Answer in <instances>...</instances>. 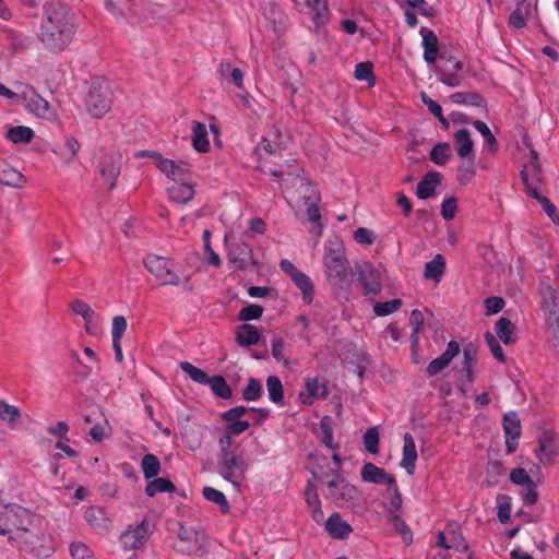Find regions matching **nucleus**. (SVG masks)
Returning <instances> with one entry per match:
<instances>
[{
  "instance_id": "f257e3e1",
  "label": "nucleus",
  "mask_w": 559,
  "mask_h": 559,
  "mask_svg": "<svg viewBox=\"0 0 559 559\" xmlns=\"http://www.w3.org/2000/svg\"><path fill=\"white\" fill-rule=\"evenodd\" d=\"M75 34L74 15L60 0H49L44 8L39 39L50 51H62Z\"/></svg>"
},
{
  "instance_id": "f03ea898",
  "label": "nucleus",
  "mask_w": 559,
  "mask_h": 559,
  "mask_svg": "<svg viewBox=\"0 0 559 559\" xmlns=\"http://www.w3.org/2000/svg\"><path fill=\"white\" fill-rule=\"evenodd\" d=\"M217 447L216 473L236 490H239L247 479L249 461L238 451L239 447L230 445L229 441H224Z\"/></svg>"
},
{
  "instance_id": "7ed1b4c3",
  "label": "nucleus",
  "mask_w": 559,
  "mask_h": 559,
  "mask_svg": "<svg viewBox=\"0 0 559 559\" xmlns=\"http://www.w3.org/2000/svg\"><path fill=\"white\" fill-rule=\"evenodd\" d=\"M323 265L325 275L332 284L344 287L352 283L354 273L345 257L344 246L337 239L325 242Z\"/></svg>"
},
{
  "instance_id": "20e7f679",
  "label": "nucleus",
  "mask_w": 559,
  "mask_h": 559,
  "mask_svg": "<svg viewBox=\"0 0 559 559\" xmlns=\"http://www.w3.org/2000/svg\"><path fill=\"white\" fill-rule=\"evenodd\" d=\"M322 487V495L337 507L354 503L359 498V490L352 485L337 469L317 477Z\"/></svg>"
},
{
  "instance_id": "39448f33",
  "label": "nucleus",
  "mask_w": 559,
  "mask_h": 559,
  "mask_svg": "<svg viewBox=\"0 0 559 559\" xmlns=\"http://www.w3.org/2000/svg\"><path fill=\"white\" fill-rule=\"evenodd\" d=\"M10 540L16 543L24 551H28L36 557L46 558L50 556L53 549L50 536L38 528L33 532L29 528L23 530L21 533L11 535Z\"/></svg>"
},
{
  "instance_id": "423d86ee",
  "label": "nucleus",
  "mask_w": 559,
  "mask_h": 559,
  "mask_svg": "<svg viewBox=\"0 0 559 559\" xmlns=\"http://www.w3.org/2000/svg\"><path fill=\"white\" fill-rule=\"evenodd\" d=\"M85 108L94 118H102L111 107V90L105 80L93 81L85 97Z\"/></svg>"
},
{
  "instance_id": "0eeeda50",
  "label": "nucleus",
  "mask_w": 559,
  "mask_h": 559,
  "mask_svg": "<svg viewBox=\"0 0 559 559\" xmlns=\"http://www.w3.org/2000/svg\"><path fill=\"white\" fill-rule=\"evenodd\" d=\"M206 535L201 528L181 525L175 549L179 552L202 556L206 552Z\"/></svg>"
},
{
  "instance_id": "6e6552de",
  "label": "nucleus",
  "mask_w": 559,
  "mask_h": 559,
  "mask_svg": "<svg viewBox=\"0 0 559 559\" xmlns=\"http://www.w3.org/2000/svg\"><path fill=\"white\" fill-rule=\"evenodd\" d=\"M144 265L160 285L178 286L181 284L180 277L173 270V264L167 258L148 254L144 260Z\"/></svg>"
},
{
  "instance_id": "1a4fd4ad",
  "label": "nucleus",
  "mask_w": 559,
  "mask_h": 559,
  "mask_svg": "<svg viewBox=\"0 0 559 559\" xmlns=\"http://www.w3.org/2000/svg\"><path fill=\"white\" fill-rule=\"evenodd\" d=\"M153 532L152 524L147 520L130 525L120 536V544L123 549L135 550L142 547Z\"/></svg>"
},
{
  "instance_id": "9d476101",
  "label": "nucleus",
  "mask_w": 559,
  "mask_h": 559,
  "mask_svg": "<svg viewBox=\"0 0 559 559\" xmlns=\"http://www.w3.org/2000/svg\"><path fill=\"white\" fill-rule=\"evenodd\" d=\"M521 178L526 187L527 193L532 197H537V193H539L538 185L542 181V171L537 153L533 150H531L528 162L521 171Z\"/></svg>"
},
{
  "instance_id": "9b49d317",
  "label": "nucleus",
  "mask_w": 559,
  "mask_h": 559,
  "mask_svg": "<svg viewBox=\"0 0 559 559\" xmlns=\"http://www.w3.org/2000/svg\"><path fill=\"white\" fill-rule=\"evenodd\" d=\"M20 99L24 102L26 109L35 116L44 119L55 118V114L50 108L49 102L37 94L34 88H26L21 94Z\"/></svg>"
},
{
  "instance_id": "f8f14e48",
  "label": "nucleus",
  "mask_w": 559,
  "mask_h": 559,
  "mask_svg": "<svg viewBox=\"0 0 559 559\" xmlns=\"http://www.w3.org/2000/svg\"><path fill=\"white\" fill-rule=\"evenodd\" d=\"M32 514L24 508L17 504H10L5 507L4 511L0 514V521L11 530L15 528L16 533L23 530H28L27 525L31 521Z\"/></svg>"
},
{
  "instance_id": "ddd939ff",
  "label": "nucleus",
  "mask_w": 559,
  "mask_h": 559,
  "mask_svg": "<svg viewBox=\"0 0 559 559\" xmlns=\"http://www.w3.org/2000/svg\"><path fill=\"white\" fill-rule=\"evenodd\" d=\"M510 480L518 486L524 488L523 501L525 504L533 506L538 500V492L536 490V484L533 481L528 473L521 467L513 469L510 473Z\"/></svg>"
},
{
  "instance_id": "4468645a",
  "label": "nucleus",
  "mask_w": 559,
  "mask_h": 559,
  "mask_svg": "<svg viewBox=\"0 0 559 559\" xmlns=\"http://www.w3.org/2000/svg\"><path fill=\"white\" fill-rule=\"evenodd\" d=\"M157 168L166 175L173 182H179L189 179L191 176L190 167L181 160H173L167 158H158Z\"/></svg>"
},
{
  "instance_id": "2eb2a0df",
  "label": "nucleus",
  "mask_w": 559,
  "mask_h": 559,
  "mask_svg": "<svg viewBox=\"0 0 559 559\" xmlns=\"http://www.w3.org/2000/svg\"><path fill=\"white\" fill-rule=\"evenodd\" d=\"M71 310L82 317L85 322V331L90 335H95L99 328V316L94 309L81 299H75L71 302Z\"/></svg>"
},
{
  "instance_id": "dca6fc26",
  "label": "nucleus",
  "mask_w": 559,
  "mask_h": 559,
  "mask_svg": "<svg viewBox=\"0 0 559 559\" xmlns=\"http://www.w3.org/2000/svg\"><path fill=\"white\" fill-rule=\"evenodd\" d=\"M356 272L359 284L366 289L367 294H376L380 290L381 284L377 270L370 263H357Z\"/></svg>"
},
{
  "instance_id": "f3484780",
  "label": "nucleus",
  "mask_w": 559,
  "mask_h": 559,
  "mask_svg": "<svg viewBox=\"0 0 559 559\" xmlns=\"http://www.w3.org/2000/svg\"><path fill=\"white\" fill-rule=\"evenodd\" d=\"M120 170L121 156H108L102 160L99 165V175L103 183L107 186L108 189H114L116 187V181L120 175Z\"/></svg>"
},
{
  "instance_id": "a211bd4d",
  "label": "nucleus",
  "mask_w": 559,
  "mask_h": 559,
  "mask_svg": "<svg viewBox=\"0 0 559 559\" xmlns=\"http://www.w3.org/2000/svg\"><path fill=\"white\" fill-rule=\"evenodd\" d=\"M543 307L547 314L549 324L559 322L557 312L559 311V292L550 285L543 284L542 287Z\"/></svg>"
},
{
  "instance_id": "6ab92c4d",
  "label": "nucleus",
  "mask_w": 559,
  "mask_h": 559,
  "mask_svg": "<svg viewBox=\"0 0 559 559\" xmlns=\"http://www.w3.org/2000/svg\"><path fill=\"white\" fill-rule=\"evenodd\" d=\"M81 145L74 136H66L64 141L52 148V153L66 165H72L80 152Z\"/></svg>"
},
{
  "instance_id": "aec40b11",
  "label": "nucleus",
  "mask_w": 559,
  "mask_h": 559,
  "mask_svg": "<svg viewBox=\"0 0 559 559\" xmlns=\"http://www.w3.org/2000/svg\"><path fill=\"white\" fill-rule=\"evenodd\" d=\"M462 68L463 64L461 61L456 59H449L444 64L438 67L437 73L443 84L450 87H457L462 82V78L460 75Z\"/></svg>"
},
{
  "instance_id": "412c9836",
  "label": "nucleus",
  "mask_w": 559,
  "mask_h": 559,
  "mask_svg": "<svg viewBox=\"0 0 559 559\" xmlns=\"http://www.w3.org/2000/svg\"><path fill=\"white\" fill-rule=\"evenodd\" d=\"M503 430L507 435L506 447L509 453L518 448V440L521 436V424L518 415L513 412L503 417Z\"/></svg>"
},
{
  "instance_id": "4be33fe9",
  "label": "nucleus",
  "mask_w": 559,
  "mask_h": 559,
  "mask_svg": "<svg viewBox=\"0 0 559 559\" xmlns=\"http://www.w3.org/2000/svg\"><path fill=\"white\" fill-rule=\"evenodd\" d=\"M328 389L324 382L318 378H308L305 382V390L299 393V399L305 405H311L316 400L324 399Z\"/></svg>"
},
{
  "instance_id": "5701e85b",
  "label": "nucleus",
  "mask_w": 559,
  "mask_h": 559,
  "mask_svg": "<svg viewBox=\"0 0 559 559\" xmlns=\"http://www.w3.org/2000/svg\"><path fill=\"white\" fill-rule=\"evenodd\" d=\"M537 454L539 456V461L543 464H555L557 457L559 456V447L556 444L550 433L545 432L539 438Z\"/></svg>"
},
{
  "instance_id": "b1692460",
  "label": "nucleus",
  "mask_w": 559,
  "mask_h": 559,
  "mask_svg": "<svg viewBox=\"0 0 559 559\" xmlns=\"http://www.w3.org/2000/svg\"><path fill=\"white\" fill-rule=\"evenodd\" d=\"M360 476L364 481L371 484H386L389 487H395L396 485V481L392 476L388 475L383 468L378 467L370 462L362 466Z\"/></svg>"
},
{
  "instance_id": "393cba45",
  "label": "nucleus",
  "mask_w": 559,
  "mask_h": 559,
  "mask_svg": "<svg viewBox=\"0 0 559 559\" xmlns=\"http://www.w3.org/2000/svg\"><path fill=\"white\" fill-rule=\"evenodd\" d=\"M225 421L227 424L217 439V444H222L224 443V441H229L230 445L239 447V444L234 438L247 431L251 427V421L249 419H236Z\"/></svg>"
},
{
  "instance_id": "a878e982",
  "label": "nucleus",
  "mask_w": 559,
  "mask_h": 559,
  "mask_svg": "<svg viewBox=\"0 0 559 559\" xmlns=\"http://www.w3.org/2000/svg\"><path fill=\"white\" fill-rule=\"evenodd\" d=\"M230 261L236 267L245 270L255 265L253 260L252 250L247 243H237L231 246L228 251Z\"/></svg>"
},
{
  "instance_id": "bb28decb",
  "label": "nucleus",
  "mask_w": 559,
  "mask_h": 559,
  "mask_svg": "<svg viewBox=\"0 0 559 559\" xmlns=\"http://www.w3.org/2000/svg\"><path fill=\"white\" fill-rule=\"evenodd\" d=\"M460 345L455 341H450L448 343L447 349L444 353L438 358L431 360L427 367V373L429 376H435L447 368L452 359L459 354Z\"/></svg>"
},
{
  "instance_id": "cd10ccee",
  "label": "nucleus",
  "mask_w": 559,
  "mask_h": 559,
  "mask_svg": "<svg viewBox=\"0 0 559 559\" xmlns=\"http://www.w3.org/2000/svg\"><path fill=\"white\" fill-rule=\"evenodd\" d=\"M324 527L329 535L335 539H345L353 532L352 526L337 512L330 515L324 523Z\"/></svg>"
},
{
  "instance_id": "c85d7f7f",
  "label": "nucleus",
  "mask_w": 559,
  "mask_h": 559,
  "mask_svg": "<svg viewBox=\"0 0 559 559\" xmlns=\"http://www.w3.org/2000/svg\"><path fill=\"white\" fill-rule=\"evenodd\" d=\"M404 445L402 460L400 462L401 467H403L408 475H413L416 467L417 461V450L413 436L406 432L403 437Z\"/></svg>"
},
{
  "instance_id": "c756f323",
  "label": "nucleus",
  "mask_w": 559,
  "mask_h": 559,
  "mask_svg": "<svg viewBox=\"0 0 559 559\" xmlns=\"http://www.w3.org/2000/svg\"><path fill=\"white\" fill-rule=\"evenodd\" d=\"M167 191L170 199L177 203L189 202L195 193L190 178L179 182H173L167 187Z\"/></svg>"
},
{
  "instance_id": "7c9ffc66",
  "label": "nucleus",
  "mask_w": 559,
  "mask_h": 559,
  "mask_svg": "<svg viewBox=\"0 0 559 559\" xmlns=\"http://www.w3.org/2000/svg\"><path fill=\"white\" fill-rule=\"evenodd\" d=\"M305 499L307 504L311 509V516L317 523H321L324 520V513L321 507V500L318 495L317 485L309 480L305 489Z\"/></svg>"
},
{
  "instance_id": "2f4dec72",
  "label": "nucleus",
  "mask_w": 559,
  "mask_h": 559,
  "mask_svg": "<svg viewBox=\"0 0 559 559\" xmlns=\"http://www.w3.org/2000/svg\"><path fill=\"white\" fill-rule=\"evenodd\" d=\"M420 33L423 35L424 60L428 64H432L436 62L439 51L438 38L432 31L421 28Z\"/></svg>"
},
{
  "instance_id": "473e14b6",
  "label": "nucleus",
  "mask_w": 559,
  "mask_h": 559,
  "mask_svg": "<svg viewBox=\"0 0 559 559\" xmlns=\"http://www.w3.org/2000/svg\"><path fill=\"white\" fill-rule=\"evenodd\" d=\"M455 150L461 158L474 156V143L471 133L466 129H460L454 133Z\"/></svg>"
},
{
  "instance_id": "72a5a7b5",
  "label": "nucleus",
  "mask_w": 559,
  "mask_h": 559,
  "mask_svg": "<svg viewBox=\"0 0 559 559\" xmlns=\"http://www.w3.org/2000/svg\"><path fill=\"white\" fill-rule=\"evenodd\" d=\"M192 145L198 152L204 153L210 148V140L206 126L199 121L192 122Z\"/></svg>"
},
{
  "instance_id": "f704fd0d",
  "label": "nucleus",
  "mask_w": 559,
  "mask_h": 559,
  "mask_svg": "<svg viewBox=\"0 0 559 559\" xmlns=\"http://www.w3.org/2000/svg\"><path fill=\"white\" fill-rule=\"evenodd\" d=\"M85 520L93 528L98 531H107L110 526V520L106 512L98 507L87 509Z\"/></svg>"
},
{
  "instance_id": "c9c22d12",
  "label": "nucleus",
  "mask_w": 559,
  "mask_h": 559,
  "mask_svg": "<svg viewBox=\"0 0 559 559\" xmlns=\"http://www.w3.org/2000/svg\"><path fill=\"white\" fill-rule=\"evenodd\" d=\"M21 411L15 405L0 400V419L12 430L19 428Z\"/></svg>"
},
{
  "instance_id": "e433bc0d",
  "label": "nucleus",
  "mask_w": 559,
  "mask_h": 559,
  "mask_svg": "<svg viewBox=\"0 0 559 559\" xmlns=\"http://www.w3.org/2000/svg\"><path fill=\"white\" fill-rule=\"evenodd\" d=\"M496 334L504 345H511L515 342L516 329L514 324L504 317H501L495 325Z\"/></svg>"
},
{
  "instance_id": "4c0bfd02",
  "label": "nucleus",
  "mask_w": 559,
  "mask_h": 559,
  "mask_svg": "<svg viewBox=\"0 0 559 559\" xmlns=\"http://www.w3.org/2000/svg\"><path fill=\"white\" fill-rule=\"evenodd\" d=\"M261 334L259 330L249 323H245L237 329L236 338L241 346H251L259 343Z\"/></svg>"
},
{
  "instance_id": "58836bf2",
  "label": "nucleus",
  "mask_w": 559,
  "mask_h": 559,
  "mask_svg": "<svg viewBox=\"0 0 559 559\" xmlns=\"http://www.w3.org/2000/svg\"><path fill=\"white\" fill-rule=\"evenodd\" d=\"M440 181L438 173L427 174L417 185L416 194L419 199H428L435 194L436 188Z\"/></svg>"
},
{
  "instance_id": "ea45409f",
  "label": "nucleus",
  "mask_w": 559,
  "mask_h": 559,
  "mask_svg": "<svg viewBox=\"0 0 559 559\" xmlns=\"http://www.w3.org/2000/svg\"><path fill=\"white\" fill-rule=\"evenodd\" d=\"M445 270V259L442 254H437L425 265L424 277L439 283Z\"/></svg>"
},
{
  "instance_id": "a19ab883",
  "label": "nucleus",
  "mask_w": 559,
  "mask_h": 559,
  "mask_svg": "<svg viewBox=\"0 0 559 559\" xmlns=\"http://www.w3.org/2000/svg\"><path fill=\"white\" fill-rule=\"evenodd\" d=\"M301 293L302 300L306 304H311L314 298L313 283L308 275L300 273L292 280Z\"/></svg>"
},
{
  "instance_id": "79ce46f5",
  "label": "nucleus",
  "mask_w": 559,
  "mask_h": 559,
  "mask_svg": "<svg viewBox=\"0 0 559 559\" xmlns=\"http://www.w3.org/2000/svg\"><path fill=\"white\" fill-rule=\"evenodd\" d=\"M7 138L14 144L29 143L34 138V131L29 127H12L7 132Z\"/></svg>"
},
{
  "instance_id": "37998d69",
  "label": "nucleus",
  "mask_w": 559,
  "mask_h": 559,
  "mask_svg": "<svg viewBox=\"0 0 559 559\" xmlns=\"http://www.w3.org/2000/svg\"><path fill=\"white\" fill-rule=\"evenodd\" d=\"M23 182V176L20 171L7 164H0V183L19 187Z\"/></svg>"
},
{
  "instance_id": "c03bdc74",
  "label": "nucleus",
  "mask_w": 559,
  "mask_h": 559,
  "mask_svg": "<svg viewBox=\"0 0 559 559\" xmlns=\"http://www.w3.org/2000/svg\"><path fill=\"white\" fill-rule=\"evenodd\" d=\"M202 493L207 501L217 504L223 512L226 513L229 511V503L223 491L210 486H205L202 490Z\"/></svg>"
},
{
  "instance_id": "a18cd8bd",
  "label": "nucleus",
  "mask_w": 559,
  "mask_h": 559,
  "mask_svg": "<svg viewBox=\"0 0 559 559\" xmlns=\"http://www.w3.org/2000/svg\"><path fill=\"white\" fill-rule=\"evenodd\" d=\"M452 103L457 105H471L481 107L485 105L484 98L476 93L457 92L450 96Z\"/></svg>"
},
{
  "instance_id": "49530a36",
  "label": "nucleus",
  "mask_w": 559,
  "mask_h": 559,
  "mask_svg": "<svg viewBox=\"0 0 559 559\" xmlns=\"http://www.w3.org/2000/svg\"><path fill=\"white\" fill-rule=\"evenodd\" d=\"M210 385L211 390L215 395L221 399H230L231 397V389L227 384L226 380L222 376L210 377V381L206 383Z\"/></svg>"
},
{
  "instance_id": "de8ad7c7",
  "label": "nucleus",
  "mask_w": 559,
  "mask_h": 559,
  "mask_svg": "<svg viewBox=\"0 0 559 559\" xmlns=\"http://www.w3.org/2000/svg\"><path fill=\"white\" fill-rule=\"evenodd\" d=\"M307 4L313 13L316 24H323L328 21L329 9L326 0H307Z\"/></svg>"
},
{
  "instance_id": "09e8293b",
  "label": "nucleus",
  "mask_w": 559,
  "mask_h": 559,
  "mask_svg": "<svg viewBox=\"0 0 559 559\" xmlns=\"http://www.w3.org/2000/svg\"><path fill=\"white\" fill-rule=\"evenodd\" d=\"M174 490L175 485L170 480L155 477L145 488V492L148 497H154L158 492H173Z\"/></svg>"
},
{
  "instance_id": "8fccbe9b",
  "label": "nucleus",
  "mask_w": 559,
  "mask_h": 559,
  "mask_svg": "<svg viewBox=\"0 0 559 559\" xmlns=\"http://www.w3.org/2000/svg\"><path fill=\"white\" fill-rule=\"evenodd\" d=\"M266 389L269 393L270 400L277 404L283 401L284 397V389L282 381L276 376H270L266 379Z\"/></svg>"
},
{
  "instance_id": "3c124183",
  "label": "nucleus",
  "mask_w": 559,
  "mask_h": 559,
  "mask_svg": "<svg viewBox=\"0 0 559 559\" xmlns=\"http://www.w3.org/2000/svg\"><path fill=\"white\" fill-rule=\"evenodd\" d=\"M143 475L146 479L154 478L158 475L160 464L154 454H145L141 462Z\"/></svg>"
},
{
  "instance_id": "603ef678",
  "label": "nucleus",
  "mask_w": 559,
  "mask_h": 559,
  "mask_svg": "<svg viewBox=\"0 0 559 559\" xmlns=\"http://www.w3.org/2000/svg\"><path fill=\"white\" fill-rule=\"evenodd\" d=\"M284 146L281 132L278 130L271 131L262 140V147L265 152L275 154Z\"/></svg>"
},
{
  "instance_id": "864d4df0",
  "label": "nucleus",
  "mask_w": 559,
  "mask_h": 559,
  "mask_svg": "<svg viewBox=\"0 0 559 559\" xmlns=\"http://www.w3.org/2000/svg\"><path fill=\"white\" fill-rule=\"evenodd\" d=\"M180 368L183 372H186L193 381L200 384H206L210 381L209 374L202 369L193 366L188 361H182L180 364Z\"/></svg>"
},
{
  "instance_id": "5fc2aeb1",
  "label": "nucleus",
  "mask_w": 559,
  "mask_h": 559,
  "mask_svg": "<svg viewBox=\"0 0 559 559\" xmlns=\"http://www.w3.org/2000/svg\"><path fill=\"white\" fill-rule=\"evenodd\" d=\"M466 159L467 160L462 163L457 169V177L461 185H467L471 182L476 174L474 156Z\"/></svg>"
},
{
  "instance_id": "6e6d98bb",
  "label": "nucleus",
  "mask_w": 559,
  "mask_h": 559,
  "mask_svg": "<svg viewBox=\"0 0 559 559\" xmlns=\"http://www.w3.org/2000/svg\"><path fill=\"white\" fill-rule=\"evenodd\" d=\"M402 299L394 298L384 302H376L373 311L378 317H385L396 312L402 306Z\"/></svg>"
},
{
  "instance_id": "4d7b16f0",
  "label": "nucleus",
  "mask_w": 559,
  "mask_h": 559,
  "mask_svg": "<svg viewBox=\"0 0 559 559\" xmlns=\"http://www.w3.org/2000/svg\"><path fill=\"white\" fill-rule=\"evenodd\" d=\"M473 126L481 134V136L484 138L485 143L489 146V150L492 153L497 152L498 151V143H497L496 136L492 134V132L490 131L489 127L485 122H483L480 120H475L473 122Z\"/></svg>"
},
{
  "instance_id": "13d9d810",
  "label": "nucleus",
  "mask_w": 559,
  "mask_h": 559,
  "mask_svg": "<svg viewBox=\"0 0 559 559\" xmlns=\"http://www.w3.org/2000/svg\"><path fill=\"white\" fill-rule=\"evenodd\" d=\"M262 396V384L255 378H250L242 391V397L246 401L254 402Z\"/></svg>"
},
{
  "instance_id": "bf43d9fd",
  "label": "nucleus",
  "mask_w": 559,
  "mask_h": 559,
  "mask_svg": "<svg viewBox=\"0 0 559 559\" xmlns=\"http://www.w3.org/2000/svg\"><path fill=\"white\" fill-rule=\"evenodd\" d=\"M371 62H360L356 64L354 75L358 81H366L370 86H373L376 79L372 73Z\"/></svg>"
},
{
  "instance_id": "052dcab7",
  "label": "nucleus",
  "mask_w": 559,
  "mask_h": 559,
  "mask_svg": "<svg viewBox=\"0 0 559 559\" xmlns=\"http://www.w3.org/2000/svg\"><path fill=\"white\" fill-rule=\"evenodd\" d=\"M451 146L448 143H439L430 152V158L439 166L444 165L450 156Z\"/></svg>"
},
{
  "instance_id": "680f3d73",
  "label": "nucleus",
  "mask_w": 559,
  "mask_h": 559,
  "mask_svg": "<svg viewBox=\"0 0 559 559\" xmlns=\"http://www.w3.org/2000/svg\"><path fill=\"white\" fill-rule=\"evenodd\" d=\"M379 431L376 427L369 428L364 435V445L366 450L371 454L379 452Z\"/></svg>"
},
{
  "instance_id": "e2e57ef3",
  "label": "nucleus",
  "mask_w": 559,
  "mask_h": 559,
  "mask_svg": "<svg viewBox=\"0 0 559 559\" xmlns=\"http://www.w3.org/2000/svg\"><path fill=\"white\" fill-rule=\"evenodd\" d=\"M462 370L465 374L467 383H472L475 380L474 374V352L471 348H465L463 352V366Z\"/></svg>"
},
{
  "instance_id": "0e129e2a",
  "label": "nucleus",
  "mask_w": 559,
  "mask_h": 559,
  "mask_svg": "<svg viewBox=\"0 0 559 559\" xmlns=\"http://www.w3.org/2000/svg\"><path fill=\"white\" fill-rule=\"evenodd\" d=\"M70 552L72 559H96L90 547L81 542L72 543Z\"/></svg>"
},
{
  "instance_id": "69168bd1",
  "label": "nucleus",
  "mask_w": 559,
  "mask_h": 559,
  "mask_svg": "<svg viewBox=\"0 0 559 559\" xmlns=\"http://www.w3.org/2000/svg\"><path fill=\"white\" fill-rule=\"evenodd\" d=\"M254 411V407H246V406H236L226 412H224L221 417L223 420H236L243 419V417L251 415Z\"/></svg>"
},
{
  "instance_id": "338daca9",
  "label": "nucleus",
  "mask_w": 559,
  "mask_h": 559,
  "mask_svg": "<svg viewBox=\"0 0 559 559\" xmlns=\"http://www.w3.org/2000/svg\"><path fill=\"white\" fill-rule=\"evenodd\" d=\"M542 205L545 213L548 217L555 223L559 225V214L557 212V207L549 201L548 198L537 193V197H534Z\"/></svg>"
},
{
  "instance_id": "774afa93",
  "label": "nucleus",
  "mask_w": 559,
  "mask_h": 559,
  "mask_svg": "<svg viewBox=\"0 0 559 559\" xmlns=\"http://www.w3.org/2000/svg\"><path fill=\"white\" fill-rule=\"evenodd\" d=\"M263 313V308L259 305H249L243 307L239 312V320L241 321H251L258 320L261 318Z\"/></svg>"
}]
</instances>
